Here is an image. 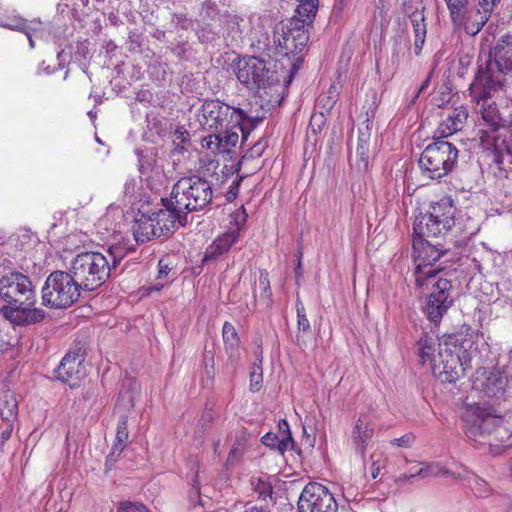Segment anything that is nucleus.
I'll use <instances>...</instances> for the list:
<instances>
[{"label":"nucleus","instance_id":"nucleus-1","mask_svg":"<svg viewBox=\"0 0 512 512\" xmlns=\"http://www.w3.org/2000/svg\"><path fill=\"white\" fill-rule=\"evenodd\" d=\"M0 299L4 302L0 312L13 325H36L48 316L43 309L35 306L37 294L33 281L20 271L0 277Z\"/></svg>","mask_w":512,"mask_h":512},{"label":"nucleus","instance_id":"nucleus-2","mask_svg":"<svg viewBox=\"0 0 512 512\" xmlns=\"http://www.w3.org/2000/svg\"><path fill=\"white\" fill-rule=\"evenodd\" d=\"M512 75V34L501 36L490 46L485 59L478 58V67L469 90L473 100L487 101L505 88Z\"/></svg>","mask_w":512,"mask_h":512},{"label":"nucleus","instance_id":"nucleus-3","mask_svg":"<svg viewBox=\"0 0 512 512\" xmlns=\"http://www.w3.org/2000/svg\"><path fill=\"white\" fill-rule=\"evenodd\" d=\"M466 436L480 444H488L494 454L512 445V429L504 419L502 407L486 402L469 406L464 415Z\"/></svg>","mask_w":512,"mask_h":512},{"label":"nucleus","instance_id":"nucleus-4","mask_svg":"<svg viewBox=\"0 0 512 512\" xmlns=\"http://www.w3.org/2000/svg\"><path fill=\"white\" fill-rule=\"evenodd\" d=\"M106 253L81 252L71 261L69 270L82 291H95L103 286L111 276L117 274L118 266L126 256L125 248L111 246Z\"/></svg>","mask_w":512,"mask_h":512},{"label":"nucleus","instance_id":"nucleus-5","mask_svg":"<svg viewBox=\"0 0 512 512\" xmlns=\"http://www.w3.org/2000/svg\"><path fill=\"white\" fill-rule=\"evenodd\" d=\"M312 23L308 22L307 18L299 16L289 19L286 23L281 22L274 28L272 37L274 54L282 57L278 60L282 67H286L284 60L289 66L286 84L291 83L304 61L302 52L309 42L308 28Z\"/></svg>","mask_w":512,"mask_h":512},{"label":"nucleus","instance_id":"nucleus-6","mask_svg":"<svg viewBox=\"0 0 512 512\" xmlns=\"http://www.w3.org/2000/svg\"><path fill=\"white\" fill-rule=\"evenodd\" d=\"M213 198L211 183L197 175L180 178L172 187L169 202L185 213L204 210Z\"/></svg>","mask_w":512,"mask_h":512},{"label":"nucleus","instance_id":"nucleus-7","mask_svg":"<svg viewBox=\"0 0 512 512\" xmlns=\"http://www.w3.org/2000/svg\"><path fill=\"white\" fill-rule=\"evenodd\" d=\"M428 144L420 154L418 165L423 177L440 180L447 176L455 167L458 160V149L454 144L436 138Z\"/></svg>","mask_w":512,"mask_h":512},{"label":"nucleus","instance_id":"nucleus-8","mask_svg":"<svg viewBox=\"0 0 512 512\" xmlns=\"http://www.w3.org/2000/svg\"><path fill=\"white\" fill-rule=\"evenodd\" d=\"M457 208L450 196H444L439 201L432 202L429 209L420 212L414 221V234L435 237L445 235L455 224Z\"/></svg>","mask_w":512,"mask_h":512},{"label":"nucleus","instance_id":"nucleus-9","mask_svg":"<svg viewBox=\"0 0 512 512\" xmlns=\"http://www.w3.org/2000/svg\"><path fill=\"white\" fill-rule=\"evenodd\" d=\"M81 290L70 270L53 271L41 289L42 305L51 309H66L78 301Z\"/></svg>","mask_w":512,"mask_h":512},{"label":"nucleus","instance_id":"nucleus-10","mask_svg":"<svg viewBox=\"0 0 512 512\" xmlns=\"http://www.w3.org/2000/svg\"><path fill=\"white\" fill-rule=\"evenodd\" d=\"M429 237L413 233L412 246L417 255V265L415 269V283L418 287H423L430 280L435 279L441 272L435 268L437 262L450 248L441 243H431Z\"/></svg>","mask_w":512,"mask_h":512},{"label":"nucleus","instance_id":"nucleus-11","mask_svg":"<svg viewBox=\"0 0 512 512\" xmlns=\"http://www.w3.org/2000/svg\"><path fill=\"white\" fill-rule=\"evenodd\" d=\"M237 79L250 90L270 87L279 81L270 62L256 56L243 57L234 63Z\"/></svg>","mask_w":512,"mask_h":512},{"label":"nucleus","instance_id":"nucleus-12","mask_svg":"<svg viewBox=\"0 0 512 512\" xmlns=\"http://www.w3.org/2000/svg\"><path fill=\"white\" fill-rule=\"evenodd\" d=\"M200 124L212 132H222L231 123H239L242 109L232 107L219 100H206L201 106Z\"/></svg>","mask_w":512,"mask_h":512},{"label":"nucleus","instance_id":"nucleus-13","mask_svg":"<svg viewBox=\"0 0 512 512\" xmlns=\"http://www.w3.org/2000/svg\"><path fill=\"white\" fill-rule=\"evenodd\" d=\"M299 512H337L334 495L321 483L309 482L298 500Z\"/></svg>","mask_w":512,"mask_h":512},{"label":"nucleus","instance_id":"nucleus-14","mask_svg":"<svg viewBox=\"0 0 512 512\" xmlns=\"http://www.w3.org/2000/svg\"><path fill=\"white\" fill-rule=\"evenodd\" d=\"M429 284L432 285V291L429 294L424 311L428 319L437 325L453 304L452 283L446 278L439 277L437 280H430L427 285Z\"/></svg>","mask_w":512,"mask_h":512},{"label":"nucleus","instance_id":"nucleus-15","mask_svg":"<svg viewBox=\"0 0 512 512\" xmlns=\"http://www.w3.org/2000/svg\"><path fill=\"white\" fill-rule=\"evenodd\" d=\"M84 362V350L77 344L66 353L55 369L56 379L67 383L71 388L78 387L87 374Z\"/></svg>","mask_w":512,"mask_h":512},{"label":"nucleus","instance_id":"nucleus-16","mask_svg":"<svg viewBox=\"0 0 512 512\" xmlns=\"http://www.w3.org/2000/svg\"><path fill=\"white\" fill-rule=\"evenodd\" d=\"M439 356L441 360L439 363L432 364V372L442 383H456L464 375L465 365L471 360L464 354L463 362L461 356L448 349L444 354L439 353Z\"/></svg>","mask_w":512,"mask_h":512},{"label":"nucleus","instance_id":"nucleus-17","mask_svg":"<svg viewBox=\"0 0 512 512\" xmlns=\"http://www.w3.org/2000/svg\"><path fill=\"white\" fill-rule=\"evenodd\" d=\"M161 203L164 208L152 212V216L158 233L161 236H168L187 224V215L178 211V208L174 205H171L169 198H162Z\"/></svg>","mask_w":512,"mask_h":512},{"label":"nucleus","instance_id":"nucleus-18","mask_svg":"<svg viewBox=\"0 0 512 512\" xmlns=\"http://www.w3.org/2000/svg\"><path fill=\"white\" fill-rule=\"evenodd\" d=\"M507 387V376L498 370L489 371L480 384L483 394L492 401V403H486L488 405H496V407H501L507 401L509 396Z\"/></svg>","mask_w":512,"mask_h":512},{"label":"nucleus","instance_id":"nucleus-19","mask_svg":"<svg viewBox=\"0 0 512 512\" xmlns=\"http://www.w3.org/2000/svg\"><path fill=\"white\" fill-rule=\"evenodd\" d=\"M505 133H498V135L482 134V148L489 150L492 153V161L497 166L501 167L504 162V155H512L510 147L512 149V121L509 124L508 129L503 128Z\"/></svg>","mask_w":512,"mask_h":512},{"label":"nucleus","instance_id":"nucleus-20","mask_svg":"<svg viewBox=\"0 0 512 512\" xmlns=\"http://www.w3.org/2000/svg\"><path fill=\"white\" fill-rule=\"evenodd\" d=\"M468 118V111L464 106H458L450 109L446 118L435 130L436 138H447L454 133L462 130Z\"/></svg>","mask_w":512,"mask_h":512},{"label":"nucleus","instance_id":"nucleus-21","mask_svg":"<svg viewBox=\"0 0 512 512\" xmlns=\"http://www.w3.org/2000/svg\"><path fill=\"white\" fill-rule=\"evenodd\" d=\"M482 119L485 122L487 129H480L478 132L480 146L482 147V134L498 135L502 128L506 127L507 121L501 117L500 111L495 103L482 106L481 109Z\"/></svg>","mask_w":512,"mask_h":512},{"label":"nucleus","instance_id":"nucleus-22","mask_svg":"<svg viewBox=\"0 0 512 512\" xmlns=\"http://www.w3.org/2000/svg\"><path fill=\"white\" fill-rule=\"evenodd\" d=\"M295 307L297 313V332L293 342L301 350H304L308 344L311 343L313 332L306 315L304 304L299 298L296 300Z\"/></svg>","mask_w":512,"mask_h":512},{"label":"nucleus","instance_id":"nucleus-23","mask_svg":"<svg viewBox=\"0 0 512 512\" xmlns=\"http://www.w3.org/2000/svg\"><path fill=\"white\" fill-rule=\"evenodd\" d=\"M133 234L137 242H146L152 238L161 237L152 214H141L140 217L135 219Z\"/></svg>","mask_w":512,"mask_h":512},{"label":"nucleus","instance_id":"nucleus-24","mask_svg":"<svg viewBox=\"0 0 512 512\" xmlns=\"http://www.w3.org/2000/svg\"><path fill=\"white\" fill-rule=\"evenodd\" d=\"M373 427H371L368 417L363 415L357 420L355 427L352 431V440L356 446V450L363 457L365 454L366 446L373 437Z\"/></svg>","mask_w":512,"mask_h":512},{"label":"nucleus","instance_id":"nucleus-25","mask_svg":"<svg viewBox=\"0 0 512 512\" xmlns=\"http://www.w3.org/2000/svg\"><path fill=\"white\" fill-rule=\"evenodd\" d=\"M222 336L228 359L231 364L235 366L241 356L239 349V337L235 327L231 323L225 322L222 329Z\"/></svg>","mask_w":512,"mask_h":512},{"label":"nucleus","instance_id":"nucleus-26","mask_svg":"<svg viewBox=\"0 0 512 512\" xmlns=\"http://www.w3.org/2000/svg\"><path fill=\"white\" fill-rule=\"evenodd\" d=\"M238 232L226 233L219 236L212 245H210L205 252L203 260H215L219 256L228 252L233 244L238 240Z\"/></svg>","mask_w":512,"mask_h":512},{"label":"nucleus","instance_id":"nucleus-27","mask_svg":"<svg viewBox=\"0 0 512 512\" xmlns=\"http://www.w3.org/2000/svg\"><path fill=\"white\" fill-rule=\"evenodd\" d=\"M262 444L278 451L281 455L287 450H295V442L292 435L280 437L278 434L268 432L261 438Z\"/></svg>","mask_w":512,"mask_h":512},{"label":"nucleus","instance_id":"nucleus-28","mask_svg":"<svg viewBox=\"0 0 512 512\" xmlns=\"http://www.w3.org/2000/svg\"><path fill=\"white\" fill-rule=\"evenodd\" d=\"M457 480L469 486L477 497H486L490 493L488 483L474 473L464 471L457 474Z\"/></svg>","mask_w":512,"mask_h":512},{"label":"nucleus","instance_id":"nucleus-29","mask_svg":"<svg viewBox=\"0 0 512 512\" xmlns=\"http://www.w3.org/2000/svg\"><path fill=\"white\" fill-rule=\"evenodd\" d=\"M436 339L427 333H423L420 339L416 342V353L420 358L422 364L430 361L436 363L435 355Z\"/></svg>","mask_w":512,"mask_h":512},{"label":"nucleus","instance_id":"nucleus-30","mask_svg":"<svg viewBox=\"0 0 512 512\" xmlns=\"http://www.w3.org/2000/svg\"><path fill=\"white\" fill-rule=\"evenodd\" d=\"M477 337L478 333L475 330H473L469 325L463 324L460 327L459 332L454 335V337H450V339L451 343L456 347L463 349L465 354L467 350L471 349Z\"/></svg>","mask_w":512,"mask_h":512},{"label":"nucleus","instance_id":"nucleus-31","mask_svg":"<svg viewBox=\"0 0 512 512\" xmlns=\"http://www.w3.org/2000/svg\"><path fill=\"white\" fill-rule=\"evenodd\" d=\"M445 2L453 25H463L468 18V0H445Z\"/></svg>","mask_w":512,"mask_h":512},{"label":"nucleus","instance_id":"nucleus-32","mask_svg":"<svg viewBox=\"0 0 512 512\" xmlns=\"http://www.w3.org/2000/svg\"><path fill=\"white\" fill-rule=\"evenodd\" d=\"M364 127L359 128L358 141L356 147V154L359 161L363 163L364 167L368 165L369 158V143L371 137L370 124H364Z\"/></svg>","mask_w":512,"mask_h":512},{"label":"nucleus","instance_id":"nucleus-33","mask_svg":"<svg viewBox=\"0 0 512 512\" xmlns=\"http://www.w3.org/2000/svg\"><path fill=\"white\" fill-rule=\"evenodd\" d=\"M223 26L226 29L228 38L232 41H238L242 37L241 24L243 19L236 14L226 12L222 15Z\"/></svg>","mask_w":512,"mask_h":512},{"label":"nucleus","instance_id":"nucleus-34","mask_svg":"<svg viewBox=\"0 0 512 512\" xmlns=\"http://www.w3.org/2000/svg\"><path fill=\"white\" fill-rule=\"evenodd\" d=\"M254 284V293H256V291L259 290L260 300L263 301L266 304V306H270L272 303V291L270 286L269 273L266 269L259 270L258 282L255 281ZM254 297L256 298V294H254Z\"/></svg>","mask_w":512,"mask_h":512},{"label":"nucleus","instance_id":"nucleus-35","mask_svg":"<svg viewBox=\"0 0 512 512\" xmlns=\"http://www.w3.org/2000/svg\"><path fill=\"white\" fill-rule=\"evenodd\" d=\"M457 474L458 473L452 472V471L442 467L440 464L432 463V464H429L422 468L417 469V472L414 473L413 475H420V478L451 477V478L457 480Z\"/></svg>","mask_w":512,"mask_h":512},{"label":"nucleus","instance_id":"nucleus-36","mask_svg":"<svg viewBox=\"0 0 512 512\" xmlns=\"http://www.w3.org/2000/svg\"><path fill=\"white\" fill-rule=\"evenodd\" d=\"M424 11L422 0H409L404 4V12L409 16L411 24L426 23Z\"/></svg>","mask_w":512,"mask_h":512},{"label":"nucleus","instance_id":"nucleus-37","mask_svg":"<svg viewBox=\"0 0 512 512\" xmlns=\"http://www.w3.org/2000/svg\"><path fill=\"white\" fill-rule=\"evenodd\" d=\"M378 105H379V99H378L376 90L369 89L366 92V100L362 107L364 114H365V118H364L362 124L372 125V120L375 117Z\"/></svg>","mask_w":512,"mask_h":512},{"label":"nucleus","instance_id":"nucleus-38","mask_svg":"<svg viewBox=\"0 0 512 512\" xmlns=\"http://www.w3.org/2000/svg\"><path fill=\"white\" fill-rule=\"evenodd\" d=\"M250 483L258 499L266 501L267 498H272L273 487L267 477H252Z\"/></svg>","mask_w":512,"mask_h":512},{"label":"nucleus","instance_id":"nucleus-39","mask_svg":"<svg viewBox=\"0 0 512 512\" xmlns=\"http://www.w3.org/2000/svg\"><path fill=\"white\" fill-rule=\"evenodd\" d=\"M1 416L4 421H12L18 413V404L15 398L4 399L0 403Z\"/></svg>","mask_w":512,"mask_h":512},{"label":"nucleus","instance_id":"nucleus-40","mask_svg":"<svg viewBox=\"0 0 512 512\" xmlns=\"http://www.w3.org/2000/svg\"><path fill=\"white\" fill-rule=\"evenodd\" d=\"M239 133L240 131L236 127H233V123H231L230 127L222 130V152H229V147H234L238 143Z\"/></svg>","mask_w":512,"mask_h":512},{"label":"nucleus","instance_id":"nucleus-41","mask_svg":"<svg viewBox=\"0 0 512 512\" xmlns=\"http://www.w3.org/2000/svg\"><path fill=\"white\" fill-rule=\"evenodd\" d=\"M414 31V53L415 55H420L423 45L425 43L426 34H427V24H412Z\"/></svg>","mask_w":512,"mask_h":512},{"label":"nucleus","instance_id":"nucleus-42","mask_svg":"<svg viewBox=\"0 0 512 512\" xmlns=\"http://www.w3.org/2000/svg\"><path fill=\"white\" fill-rule=\"evenodd\" d=\"M197 36L201 43H213L219 38L218 32L209 23H204L198 30Z\"/></svg>","mask_w":512,"mask_h":512},{"label":"nucleus","instance_id":"nucleus-43","mask_svg":"<svg viewBox=\"0 0 512 512\" xmlns=\"http://www.w3.org/2000/svg\"><path fill=\"white\" fill-rule=\"evenodd\" d=\"M223 138L222 132H213L202 140V146L215 153H222Z\"/></svg>","mask_w":512,"mask_h":512},{"label":"nucleus","instance_id":"nucleus-44","mask_svg":"<svg viewBox=\"0 0 512 512\" xmlns=\"http://www.w3.org/2000/svg\"><path fill=\"white\" fill-rule=\"evenodd\" d=\"M489 16L477 10L476 19L466 23L465 30L468 34L476 35L489 20Z\"/></svg>","mask_w":512,"mask_h":512},{"label":"nucleus","instance_id":"nucleus-45","mask_svg":"<svg viewBox=\"0 0 512 512\" xmlns=\"http://www.w3.org/2000/svg\"><path fill=\"white\" fill-rule=\"evenodd\" d=\"M129 437L128 432V417L127 415L123 414L120 416L118 424H117V431H116V442L117 444L125 446Z\"/></svg>","mask_w":512,"mask_h":512},{"label":"nucleus","instance_id":"nucleus-46","mask_svg":"<svg viewBox=\"0 0 512 512\" xmlns=\"http://www.w3.org/2000/svg\"><path fill=\"white\" fill-rule=\"evenodd\" d=\"M242 119L239 123H233V127H236L242 136V141H246L250 133L256 128L255 124L248 120V114L242 110Z\"/></svg>","mask_w":512,"mask_h":512},{"label":"nucleus","instance_id":"nucleus-47","mask_svg":"<svg viewBox=\"0 0 512 512\" xmlns=\"http://www.w3.org/2000/svg\"><path fill=\"white\" fill-rule=\"evenodd\" d=\"M190 489L188 491V497L192 505L203 506L202 499L200 497V483L198 481V474L194 473L190 481Z\"/></svg>","mask_w":512,"mask_h":512},{"label":"nucleus","instance_id":"nucleus-48","mask_svg":"<svg viewBox=\"0 0 512 512\" xmlns=\"http://www.w3.org/2000/svg\"><path fill=\"white\" fill-rule=\"evenodd\" d=\"M190 134L187 130L182 128H178L173 133V144L175 146L174 150L177 152H182L185 149V143L189 142Z\"/></svg>","mask_w":512,"mask_h":512},{"label":"nucleus","instance_id":"nucleus-49","mask_svg":"<svg viewBox=\"0 0 512 512\" xmlns=\"http://www.w3.org/2000/svg\"><path fill=\"white\" fill-rule=\"evenodd\" d=\"M143 46V35L138 30L129 32L128 50L132 53H140Z\"/></svg>","mask_w":512,"mask_h":512},{"label":"nucleus","instance_id":"nucleus-50","mask_svg":"<svg viewBox=\"0 0 512 512\" xmlns=\"http://www.w3.org/2000/svg\"><path fill=\"white\" fill-rule=\"evenodd\" d=\"M118 512H150V510L141 502L126 500L119 503Z\"/></svg>","mask_w":512,"mask_h":512},{"label":"nucleus","instance_id":"nucleus-51","mask_svg":"<svg viewBox=\"0 0 512 512\" xmlns=\"http://www.w3.org/2000/svg\"><path fill=\"white\" fill-rule=\"evenodd\" d=\"M263 382V370L262 367L252 366L250 372V390L255 392L259 391L262 387Z\"/></svg>","mask_w":512,"mask_h":512},{"label":"nucleus","instance_id":"nucleus-52","mask_svg":"<svg viewBox=\"0 0 512 512\" xmlns=\"http://www.w3.org/2000/svg\"><path fill=\"white\" fill-rule=\"evenodd\" d=\"M125 446L114 443L112 446L111 452L106 457L105 469L110 470L114 466L115 462L118 460Z\"/></svg>","mask_w":512,"mask_h":512},{"label":"nucleus","instance_id":"nucleus-53","mask_svg":"<svg viewBox=\"0 0 512 512\" xmlns=\"http://www.w3.org/2000/svg\"><path fill=\"white\" fill-rule=\"evenodd\" d=\"M218 15V9L214 2L207 0L202 5L201 16L203 20H214Z\"/></svg>","mask_w":512,"mask_h":512},{"label":"nucleus","instance_id":"nucleus-54","mask_svg":"<svg viewBox=\"0 0 512 512\" xmlns=\"http://www.w3.org/2000/svg\"><path fill=\"white\" fill-rule=\"evenodd\" d=\"M415 441V435L413 433H407L399 438L392 440V445L409 448Z\"/></svg>","mask_w":512,"mask_h":512},{"label":"nucleus","instance_id":"nucleus-55","mask_svg":"<svg viewBox=\"0 0 512 512\" xmlns=\"http://www.w3.org/2000/svg\"><path fill=\"white\" fill-rule=\"evenodd\" d=\"M214 420V413L211 409H205L199 419L198 425L203 431L207 430Z\"/></svg>","mask_w":512,"mask_h":512},{"label":"nucleus","instance_id":"nucleus-56","mask_svg":"<svg viewBox=\"0 0 512 512\" xmlns=\"http://www.w3.org/2000/svg\"><path fill=\"white\" fill-rule=\"evenodd\" d=\"M500 2V0H479V9L480 12L484 13V15L491 16V13L493 12L494 8L497 6V4Z\"/></svg>","mask_w":512,"mask_h":512},{"label":"nucleus","instance_id":"nucleus-57","mask_svg":"<svg viewBox=\"0 0 512 512\" xmlns=\"http://www.w3.org/2000/svg\"><path fill=\"white\" fill-rule=\"evenodd\" d=\"M172 21L177 27L187 30L191 25V20L183 13H174Z\"/></svg>","mask_w":512,"mask_h":512},{"label":"nucleus","instance_id":"nucleus-58","mask_svg":"<svg viewBox=\"0 0 512 512\" xmlns=\"http://www.w3.org/2000/svg\"><path fill=\"white\" fill-rule=\"evenodd\" d=\"M9 272H17L13 268V262L7 257L0 256V277H4Z\"/></svg>","mask_w":512,"mask_h":512},{"label":"nucleus","instance_id":"nucleus-59","mask_svg":"<svg viewBox=\"0 0 512 512\" xmlns=\"http://www.w3.org/2000/svg\"><path fill=\"white\" fill-rule=\"evenodd\" d=\"M241 181H242V177H239L230 186L229 191L226 193V200L228 202H232L237 197Z\"/></svg>","mask_w":512,"mask_h":512},{"label":"nucleus","instance_id":"nucleus-60","mask_svg":"<svg viewBox=\"0 0 512 512\" xmlns=\"http://www.w3.org/2000/svg\"><path fill=\"white\" fill-rule=\"evenodd\" d=\"M204 359H205V371L208 376L213 372L214 370V356L211 351L205 350L204 353Z\"/></svg>","mask_w":512,"mask_h":512},{"label":"nucleus","instance_id":"nucleus-61","mask_svg":"<svg viewBox=\"0 0 512 512\" xmlns=\"http://www.w3.org/2000/svg\"><path fill=\"white\" fill-rule=\"evenodd\" d=\"M169 271V264L165 261V259H160L158 262V278L161 279L166 277Z\"/></svg>","mask_w":512,"mask_h":512},{"label":"nucleus","instance_id":"nucleus-62","mask_svg":"<svg viewBox=\"0 0 512 512\" xmlns=\"http://www.w3.org/2000/svg\"><path fill=\"white\" fill-rule=\"evenodd\" d=\"M278 429H279V433L278 435L280 437H285L287 435H292L291 434V431H290V427H289V424L287 422V420L285 419H281L278 423Z\"/></svg>","mask_w":512,"mask_h":512},{"label":"nucleus","instance_id":"nucleus-63","mask_svg":"<svg viewBox=\"0 0 512 512\" xmlns=\"http://www.w3.org/2000/svg\"><path fill=\"white\" fill-rule=\"evenodd\" d=\"M267 147V142L266 141H263V140H259L258 142H256L253 147L251 148V151L253 153V155H256V156H261L264 149Z\"/></svg>","mask_w":512,"mask_h":512},{"label":"nucleus","instance_id":"nucleus-64","mask_svg":"<svg viewBox=\"0 0 512 512\" xmlns=\"http://www.w3.org/2000/svg\"><path fill=\"white\" fill-rule=\"evenodd\" d=\"M303 438H302V444L308 448V449H312L314 447V444H315V437L314 436H311V435H308L306 434V430L305 428H303Z\"/></svg>","mask_w":512,"mask_h":512}]
</instances>
